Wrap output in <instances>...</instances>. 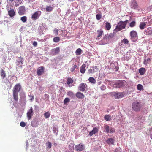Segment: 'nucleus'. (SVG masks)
Returning a JSON list of instances; mask_svg holds the SVG:
<instances>
[{
    "label": "nucleus",
    "mask_w": 152,
    "mask_h": 152,
    "mask_svg": "<svg viewBox=\"0 0 152 152\" xmlns=\"http://www.w3.org/2000/svg\"><path fill=\"white\" fill-rule=\"evenodd\" d=\"M132 110L136 112L140 110L142 108V105L141 103L136 101L133 102L132 104Z\"/></svg>",
    "instance_id": "1"
},
{
    "label": "nucleus",
    "mask_w": 152,
    "mask_h": 152,
    "mask_svg": "<svg viewBox=\"0 0 152 152\" xmlns=\"http://www.w3.org/2000/svg\"><path fill=\"white\" fill-rule=\"evenodd\" d=\"M126 26V23L121 21L118 23L116 26V29L118 31H121L125 28Z\"/></svg>",
    "instance_id": "2"
},
{
    "label": "nucleus",
    "mask_w": 152,
    "mask_h": 152,
    "mask_svg": "<svg viewBox=\"0 0 152 152\" xmlns=\"http://www.w3.org/2000/svg\"><path fill=\"white\" fill-rule=\"evenodd\" d=\"M130 35L131 37V39L133 42H135L138 39L137 33L134 30H132L130 32Z\"/></svg>",
    "instance_id": "3"
},
{
    "label": "nucleus",
    "mask_w": 152,
    "mask_h": 152,
    "mask_svg": "<svg viewBox=\"0 0 152 152\" xmlns=\"http://www.w3.org/2000/svg\"><path fill=\"white\" fill-rule=\"evenodd\" d=\"M111 94L112 96L115 97V99L122 98L125 95V93L124 92H113Z\"/></svg>",
    "instance_id": "4"
},
{
    "label": "nucleus",
    "mask_w": 152,
    "mask_h": 152,
    "mask_svg": "<svg viewBox=\"0 0 152 152\" xmlns=\"http://www.w3.org/2000/svg\"><path fill=\"white\" fill-rule=\"evenodd\" d=\"M85 147V145L83 144L80 143L75 146V150L76 151L80 152L84 149Z\"/></svg>",
    "instance_id": "5"
},
{
    "label": "nucleus",
    "mask_w": 152,
    "mask_h": 152,
    "mask_svg": "<svg viewBox=\"0 0 152 152\" xmlns=\"http://www.w3.org/2000/svg\"><path fill=\"white\" fill-rule=\"evenodd\" d=\"M104 127L105 129V132L107 133H112L115 132V129L112 127L110 128L109 126L107 124H104Z\"/></svg>",
    "instance_id": "6"
},
{
    "label": "nucleus",
    "mask_w": 152,
    "mask_h": 152,
    "mask_svg": "<svg viewBox=\"0 0 152 152\" xmlns=\"http://www.w3.org/2000/svg\"><path fill=\"white\" fill-rule=\"evenodd\" d=\"M87 87V85L86 83H82L79 84L78 88L79 90L84 92L86 90Z\"/></svg>",
    "instance_id": "7"
},
{
    "label": "nucleus",
    "mask_w": 152,
    "mask_h": 152,
    "mask_svg": "<svg viewBox=\"0 0 152 152\" xmlns=\"http://www.w3.org/2000/svg\"><path fill=\"white\" fill-rule=\"evenodd\" d=\"M41 13V12L39 11L35 12L32 15L31 19L33 20L38 19L40 16Z\"/></svg>",
    "instance_id": "8"
},
{
    "label": "nucleus",
    "mask_w": 152,
    "mask_h": 152,
    "mask_svg": "<svg viewBox=\"0 0 152 152\" xmlns=\"http://www.w3.org/2000/svg\"><path fill=\"white\" fill-rule=\"evenodd\" d=\"M126 84V82L124 80L119 81L115 83L116 87L121 88L124 86Z\"/></svg>",
    "instance_id": "9"
},
{
    "label": "nucleus",
    "mask_w": 152,
    "mask_h": 152,
    "mask_svg": "<svg viewBox=\"0 0 152 152\" xmlns=\"http://www.w3.org/2000/svg\"><path fill=\"white\" fill-rule=\"evenodd\" d=\"M21 88V86L19 83H18L15 85L14 87L13 92L15 93H18L20 91Z\"/></svg>",
    "instance_id": "10"
},
{
    "label": "nucleus",
    "mask_w": 152,
    "mask_h": 152,
    "mask_svg": "<svg viewBox=\"0 0 152 152\" xmlns=\"http://www.w3.org/2000/svg\"><path fill=\"white\" fill-rule=\"evenodd\" d=\"M33 115V111L31 107H30V109L27 113V116L28 120H30L32 118Z\"/></svg>",
    "instance_id": "11"
},
{
    "label": "nucleus",
    "mask_w": 152,
    "mask_h": 152,
    "mask_svg": "<svg viewBox=\"0 0 152 152\" xmlns=\"http://www.w3.org/2000/svg\"><path fill=\"white\" fill-rule=\"evenodd\" d=\"M26 12V10L24 6H21L19 7L18 11V13L20 15H24Z\"/></svg>",
    "instance_id": "12"
},
{
    "label": "nucleus",
    "mask_w": 152,
    "mask_h": 152,
    "mask_svg": "<svg viewBox=\"0 0 152 152\" xmlns=\"http://www.w3.org/2000/svg\"><path fill=\"white\" fill-rule=\"evenodd\" d=\"M45 68L43 66H41L38 68L37 71V74L38 76H41L44 73Z\"/></svg>",
    "instance_id": "13"
},
{
    "label": "nucleus",
    "mask_w": 152,
    "mask_h": 152,
    "mask_svg": "<svg viewBox=\"0 0 152 152\" xmlns=\"http://www.w3.org/2000/svg\"><path fill=\"white\" fill-rule=\"evenodd\" d=\"M137 2L134 0H132L131 1L130 7L131 8L136 9L137 7Z\"/></svg>",
    "instance_id": "14"
},
{
    "label": "nucleus",
    "mask_w": 152,
    "mask_h": 152,
    "mask_svg": "<svg viewBox=\"0 0 152 152\" xmlns=\"http://www.w3.org/2000/svg\"><path fill=\"white\" fill-rule=\"evenodd\" d=\"M60 51V48L58 47L56 48L52 49L51 50V53L53 55H55L58 54Z\"/></svg>",
    "instance_id": "15"
},
{
    "label": "nucleus",
    "mask_w": 152,
    "mask_h": 152,
    "mask_svg": "<svg viewBox=\"0 0 152 152\" xmlns=\"http://www.w3.org/2000/svg\"><path fill=\"white\" fill-rule=\"evenodd\" d=\"M76 97L79 99H82L85 97V95L80 92H78L76 94Z\"/></svg>",
    "instance_id": "16"
},
{
    "label": "nucleus",
    "mask_w": 152,
    "mask_h": 152,
    "mask_svg": "<svg viewBox=\"0 0 152 152\" xmlns=\"http://www.w3.org/2000/svg\"><path fill=\"white\" fill-rule=\"evenodd\" d=\"M98 129L96 127H94L93 128L92 131L90 132L89 135L91 136L94 134H95L96 133H97L98 132Z\"/></svg>",
    "instance_id": "17"
},
{
    "label": "nucleus",
    "mask_w": 152,
    "mask_h": 152,
    "mask_svg": "<svg viewBox=\"0 0 152 152\" xmlns=\"http://www.w3.org/2000/svg\"><path fill=\"white\" fill-rule=\"evenodd\" d=\"M147 22H141L139 27L140 29L143 30L146 28V27Z\"/></svg>",
    "instance_id": "18"
},
{
    "label": "nucleus",
    "mask_w": 152,
    "mask_h": 152,
    "mask_svg": "<svg viewBox=\"0 0 152 152\" xmlns=\"http://www.w3.org/2000/svg\"><path fill=\"white\" fill-rule=\"evenodd\" d=\"M8 15L10 17H13L16 15V12L13 9L10 10H8Z\"/></svg>",
    "instance_id": "19"
},
{
    "label": "nucleus",
    "mask_w": 152,
    "mask_h": 152,
    "mask_svg": "<svg viewBox=\"0 0 152 152\" xmlns=\"http://www.w3.org/2000/svg\"><path fill=\"white\" fill-rule=\"evenodd\" d=\"M10 1L12 2L14 1L16 7L18 6L22 1V0H9Z\"/></svg>",
    "instance_id": "20"
},
{
    "label": "nucleus",
    "mask_w": 152,
    "mask_h": 152,
    "mask_svg": "<svg viewBox=\"0 0 152 152\" xmlns=\"http://www.w3.org/2000/svg\"><path fill=\"white\" fill-rule=\"evenodd\" d=\"M114 37V35L113 33H110L107 35H105L104 38L107 39L108 40H110Z\"/></svg>",
    "instance_id": "21"
},
{
    "label": "nucleus",
    "mask_w": 152,
    "mask_h": 152,
    "mask_svg": "<svg viewBox=\"0 0 152 152\" xmlns=\"http://www.w3.org/2000/svg\"><path fill=\"white\" fill-rule=\"evenodd\" d=\"M86 65L85 64H83L80 68V71L81 73L82 74H84L85 72L86 69Z\"/></svg>",
    "instance_id": "22"
},
{
    "label": "nucleus",
    "mask_w": 152,
    "mask_h": 152,
    "mask_svg": "<svg viewBox=\"0 0 152 152\" xmlns=\"http://www.w3.org/2000/svg\"><path fill=\"white\" fill-rule=\"evenodd\" d=\"M114 140L113 139L111 138H109L107 140V142L109 145L113 144Z\"/></svg>",
    "instance_id": "23"
},
{
    "label": "nucleus",
    "mask_w": 152,
    "mask_h": 152,
    "mask_svg": "<svg viewBox=\"0 0 152 152\" xmlns=\"http://www.w3.org/2000/svg\"><path fill=\"white\" fill-rule=\"evenodd\" d=\"M146 71V69L144 68H141L140 69L139 72L140 73V75H143L145 72Z\"/></svg>",
    "instance_id": "24"
},
{
    "label": "nucleus",
    "mask_w": 152,
    "mask_h": 152,
    "mask_svg": "<svg viewBox=\"0 0 152 152\" xmlns=\"http://www.w3.org/2000/svg\"><path fill=\"white\" fill-rule=\"evenodd\" d=\"M97 39H99V38L100 36H101L103 34V31L101 30L100 29L99 30H98L97 31Z\"/></svg>",
    "instance_id": "25"
},
{
    "label": "nucleus",
    "mask_w": 152,
    "mask_h": 152,
    "mask_svg": "<svg viewBox=\"0 0 152 152\" xmlns=\"http://www.w3.org/2000/svg\"><path fill=\"white\" fill-rule=\"evenodd\" d=\"M146 31V33L147 34L152 36V28L151 27L148 28Z\"/></svg>",
    "instance_id": "26"
},
{
    "label": "nucleus",
    "mask_w": 152,
    "mask_h": 152,
    "mask_svg": "<svg viewBox=\"0 0 152 152\" xmlns=\"http://www.w3.org/2000/svg\"><path fill=\"white\" fill-rule=\"evenodd\" d=\"M13 95L14 100L16 101L18 100V93L13 92Z\"/></svg>",
    "instance_id": "27"
},
{
    "label": "nucleus",
    "mask_w": 152,
    "mask_h": 152,
    "mask_svg": "<svg viewBox=\"0 0 152 152\" xmlns=\"http://www.w3.org/2000/svg\"><path fill=\"white\" fill-rule=\"evenodd\" d=\"M111 117L110 115H106L104 116V119L106 121H110L111 120Z\"/></svg>",
    "instance_id": "28"
},
{
    "label": "nucleus",
    "mask_w": 152,
    "mask_h": 152,
    "mask_svg": "<svg viewBox=\"0 0 152 152\" xmlns=\"http://www.w3.org/2000/svg\"><path fill=\"white\" fill-rule=\"evenodd\" d=\"M151 61V59L150 58H147V59H144L143 61V64L145 65H147L148 64H150Z\"/></svg>",
    "instance_id": "29"
},
{
    "label": "nucleus",
    "mask_w": 152,
    "mask_h": 152,
    "mask_svg": "<svg viewBox=\"0 0 152 152\" xmlns=\"http://www.w3.org/2000/svg\"><path fill=\"white\" fill-rule=\"evenodd\" d=\"M1 76L2 78L4 79L6 77V73L2 69H1Z\"/></svg>",
    "instance_id": "30"
},
{
    "label": "nucleus",
    "mask_w": 152,
    "mask_h": 152,
    "mask_svg": "<svg viewBox=\"0 0 152 152\" xmlns=\"http://www.w3.org/2000/svg\"><path fill=\"white\" fill-rule=\"evenodd\" d=\"M53 7L50 6H47L46 7V10L47 12H51L53 10Z\"/></svg>",
    "instance_id": "31"
},
{
    "label": "nucleus",
    "mask_w": 152,
    "mask_h": 152,
    "mask_svg": "<svg viewBox=\"0 0 152 152\" xmlns=\"http://www.w3.org/2000/svg\"><path fill=\"white\" fill-rule=\"evenodd\" d=\"M89 81L93 84H95L96 83V81L95 79L92 77H90L88 79Z\"/></svg>",
    "instance_id": "32"
},
{
    "label": "nucleus",
    "mask_w": 152,
    "mask_h": 152,
    "mask_svg": "<svg viewBox=\"0 0 152 152\" xmlns=\"http://www.w3.org/2000/svg\"><path fill=\"white\" fill-rule=\"evenodd\" d=\"M31 125L33 127H38V124L36 121H34L31 122Z\"/></svg>",
    "instance_id": "33"
},
{
    "label": "nucleus",
    "mask_w": 152,
    "mask_h": 152,
    "mask_svg": "<svg viewBox=\"0 0 152 152\" xmlns=\"http://www.w3.org/2000/svg\"><path fill=\"white\" fill-rule=\"evenodd\" d=\"M105 27L107 30H109L111 28L110 23L108 22H106L105 24Z\"/></svg>",
    "instance_id": "34"
},
{
    "label": "nucleus",
    "mask_w": 152,
    "mask_h": 152,
    "mask_svg": "<svg viewBox=\"0 0 152 152\" xmlns=\"http://www.w3.org/2000/svg\"><path fill=\"white\" fill-rule=\"evenodd\" d=\"M73 80L71 78H68L66 81V83L68 85L73 83Z\"/></svg>",
    "instance_id": "35"
},
{
    "label": "nucleus",
    "mask_w": 152,
    "mask_h": 152,
    "mask_svg": "<svg viewBox=\"0 0 152 152\" xmlns=\"http://www.w3.org/2000/svg\"><path fill=\"white\" fill-rule=\"evenodd\" d=\"M20 20L23 23L26 22L27 20V17L26 16H23L20 18Z\"/></svg>",
    "instance_id": "36"
},
{
    "label": "nucleus",
    "mask_w": 152,
    "mask_h": 152,
    "mask_svg": "<svg viewBox=\"0 0 152 152\" xmlns=\"http://www.w3.org/2000/svg\"><path fill=\"white\" fill-rule=\"evenodd\" d=\"M67 95L71 97H74V95L73 92L71 91H69L67 92Z\"/></svg>",
    "instance_id": "37"
},
{
    "label": "nucleus",
    "mask_w": 152,
    "mask_h": 152,
    "mask_svg": "<svg viewBox=\"0 0 152 152\" xmlns=\"http://www.w3.org/2000/svg\"><path fill=\"white\" fill-rule=\"evenodd\" d=\"M82 50L80 48H78L77 49L75 52V53L77 55H80L81 54Z\"/></svg>",
    "instance_id": "38"
},
{
    "label": "nucleus",
    "mask_w": 152,
    "mask_h": 152,
    "mask_svg": "<svg viewBox=\"0 0 152 152\" xmlns=\"http://www.w3.org/2000/svg\"><path fill=\"white\" fill-rule=\"evenodd\" d=\"M136 24V22L135 21H132L129 24V26L131 27H133L135 26Z\"/></svg>",
    "instance_id": "39"
},
{
    "label": "nucleus",
    "mask_w": 152,
    "mask_h": 152,
    "mask_svg": "<svg viewBox=\"0 0 152 152\" xmlns=\"http://www.w3.org/2000/svg\"><path fill=\"white\" fill-rule=\"evenodd\" d=\"M60 39L59 37H56L53 39V41L55 42H58L59 41Z\"/></svg>",
    "instance_id": "40"
},
{
    "label": "nucleus",
    "mask_w": 152,
    "mask_h": 152,
    "mask_svg": "<svg viewBox=\"0 0 152 152\" xmlns=\"http://www.w3.org/2000/svg\"><path fill=\"white\" fill-rule=\"evenodd\" d=\"M46 146L47 148H48L49 149H50L52 147V144L51 142H48L46 143Z\"/></svg>",
    "instance_id": "41"
},
{
    "label": "nucleus",
    "mask_w": 152,
    "mask_h": 152,
    "mask_svg": "<svg viewBox=\"0 0 152 152\" xmlns=\"http://www.w3.org/2000/svg\"><path fill=\"white\" fill-rule=\"evenodd\" d=\"M137 89L139 90H141L143 89V87L140 84L137 85Z\"/></svg>",
    "instance_id": "42"
},
{
    "label": "nucleus",
    "mask_w": 152,
    "mask_h": 152,
    "mask_svg": "<svg viewBox=\"0 0 152 152\" xmlns=\"http://www.w3.org/2000/svg\"><path fill=\"white\" fill-rule=\"evenodd\" d=\"M44 115L46 118H47L50 117V114L48 112H45V113Z\"/></svg>",
    "instance_id": "43"
},
{
    "label": "nucleus",
    "mask_w": 152,
    "mask_h": 152,
    "mask_svg": "<svg viewBox=\"0 0 152 152\" xmlns=\"http://www.w3.org/2000/svg\"><path fill=\"white\" fill-rule=\"evenodd\" d=\"M70 100L68 98H66L64 101V104H66L67 102H70Z\"/></svg>",
    "instance_id": "44"
},
{
    "label": "nucleus",
    "mask_w": 152,
    "mask_h": 152,
    "mask_svg": "<svg viewBox=\"0 0 152 152\" xmlns=\"http://www.w3.org/2000/svg\"><path fill=\"white\" fill-rule=\"evenodd\" d=\"M58 30L56 28H55L53 31V32L56 36L58 35Z\"/></svg>",
    "instance_id": "45"
},
{
    "label": "nucleus",
    "mask_w": 152,
    "mask_h": 152,
    "mask_svg": "<svg viewBox=\"0 0 152 152\" xmlns=\"http://www.w3.org/2000/svg\"><path fill=\"white\" fill-rule=\"evenodd\" d=\"M122 42L125 44H128L129 43V41L127 39L125 38L123 39L122 41Z\"/></svg>",
    "instance_id": "46"
},
{
    "label": "nucleus",
    "mask_w": 152,
    "mask_h": 152,
    "mask_svg": "<svg viewBox=\"0 0 152 152\" xmlns=\"http://www.w3.org/2000/svg\"><path fill=\"white\" fill-rule=\"evenodd\" d=\"M96 19L99 20L102 17V15L100 14H97L96 15Z\"/></svg>",
    "instance_id": "47"
},
{
    "label": "nucleus",
    "mask_w": 152,
    "mask_h": 152,
    "mask_svg": "<svg viewBox=\"0 0 152 152\" xmlns=\"http://www.w3.org/2000/svg\"><path fill=\"white\" fill-rule=\"evenodd\" d=\"M77 66L76 65H74L73 67L72 68H71L70 69L71 71V72H74L75 71V69L77 68Z\"/></svg>",
    "instance_id": "48"
},
{
    "label": "nucleus",
    "mask_w": 152,
    "mask_h": 152,
    "mask_svg": "<svg viewBox=\"0 0 152 152\" xmlns=\"http://www.w3.org/2000/svg\"><path fill=\"white\" fill-rule=\"evenodd\" d=\"M92 70L93 73H94L98 71V68L97 66H95V67H94Z\"/></svg>",
    "instance_id": "49"
},
{
    "label": "nucleus",
    "mask_w": 152,
    "mask_h": 152,
    "mask_svg": "<svg viewBox=\"0 0 152 152\" xmlns=\"http://www.w3.org/2000/svg\"><path fill=\"white\" fill-rule=\"evenodd\" d=\"M20 125L21 126L24 127L25 126L26 124L24 122H21L20 123Z\"/></svg>",
    "instance_id": "50"
},
{
    "label": "nucleus",
    "mask_w": 152,
    "mask_h": 152,
    "mask_svg": "<svg viewBox=\"0 0 152 152\" xmlns=\"http://www.w3.org/2000/svg\"><path fill=\"white\" fill-rule=\"evenodd\" d=\"M100 89L104 91L106 89V87L105 86H101Z\"/></svg>",
    "instance_id": "51"
},
{
    "label": "nucleus",
    "mask_w": 152,
    "mask_h": 152,
    "mask_svg": "<svg viewBox=\"0 0 152 152\" xmlns=\"http://www.w3.org/2000/svg\"><path fill=\"white\" fill-rule=\"evenodd\" d=\"M149 131H150V136L151 139H152V129L150 128L149 129Z\"/></svg>",
    "instance_id": "52"
},
{
    "label": "nucleus",
    "mask_w": 152,
    "mask_h": 152,
    "mask_svg": "<svg viewBox=\"0 0 152 152\" xmlns=\"http://www.w3.org/2000/svg\"><path fill=\"white\" fill-rule=\"evenodd\" d=\"M88 73L89 74L93 73L92 69H89L88 70Z\"/></svg>",
    "instance_id": "53"
},
{
    "label": "nucleus",
    "mask_w": 152,
    "mask_h": 152,
    "mask_svg": "<svg viewBox=\"0 0 152 152\" xmlns=\"http://www.w3.org/2000/svg\"><path fill=\"white\" fill-rule=\"evenodd\" d=\"M30 98V100L31 101H33L34 99V96L33 95H30L29 96Z\"/></svg>",
    "instance_id": "54"
},
{
    "label": "nucleus",
    "mask_w": 152,
    "mask_h": 152,
    "mask_svg": "<svg viewBox=\"0 0 152 152\" xmlns=\"http://www.w3.org/2000/svg\"><path fill=\"white\" fill-rule=\"evenodd\" d=\"M37 43L36 41H34L33 43V45L34 47H36L37 45Z\"/></svg>",
    "instance_id": "55"
},
{
    "label": "nucleus",
    "mask_w": 152,
    "mask_h": 152,
    "mask_svg": "<svg viewBox=\"0 0 152 152\" xmlns=\"http://www.w3.org/2000/svg\"><path fill=\"white\" fill-rule=\"evenodd\" d=\"M120 150H121L120 149L116 148L115 149V152H117V151H120Z\"/></svg>",
    "instance_id": "56"
},
{
    "label": "nucleus",
    "mask_w": 152,
    "mask_h": 152,
    "mask_svg": "<svg viewBox=\"0 0 152 152\" xmlns=\"http://www.w3.org/2000/svg\"><path fill=\"white\" fill-rule=\"evenodd\" d=\"M123 22L126 23V25L127 23H128L129 21L128 20H126L124 21H123Z\"/></svg>",
    "instance_id": "57"
},
{
    "label": "nucleus",
    "mask_w": 152,
    "mask_h": 152,
    "mask_svg": "<svg viewBox=\"0 0 152 152\" xmlns=\"http://www.w3.org/2000/svg\"><path fill=\"white\" fill-rule=\"evenodd\" d=\"M101 83H102L101 81H100L98 83V84L99 85Z\"/></svg>",
    "instance_id": "58"
},
{
    "label": "nucleus",
    "mask_w": 152,
    "mask_h": 152,
    "mask_svg": "<svg viewBox=\"0 0 152 152\" xmlns=\"http://www.w3.org/2000/svg\"><path fill=\"white\" fill-rule=\"evenodd\" d=\"M71 145H72V147H73L74 146V144H71Z\"/></svg>",
    "instance_id": "59"
},
{
    "label": "nucleus",
    "mask_w": 152,
    "mask_h": 152,
    "mask_svg": "<svg viewBox=\"0 0 152 152\" xmlns=\"http://www.w3.org/2000/svg\"><path fill=\"white\" fill-rule=\"evenodd\" d=\"M63 87H61V88H60V89L61 90H62V89H63Z\"/></svg>",
    "instance_id": "60"
},
{
    "label": "nucleus",
    "mask_w": 152,
    "mask_h": 152,
    "mask_svg": "<svg viewBox=\"0 0 152 152\" xmlns=\"http://www.w3.org/2000/svg\"><path fill=\"white\" fill-rule=\"evenodd\" d=\"M54 128H53V131H54Z\"/></svg>",
    "instance_id": "61"
},
{
    "label": "nucleus",
    "mask_w": 152,
    "mask_h": 152,
    "mask_svg": "<svg viewBox=\"0 0 152 152\" xmlns=\"http://www.w3.org/2000/svg\"><path fill=\"white\" fill-rule=\"evenodd\" d=\"M117 1V0H116L115 1Z\"/></svg>",
    "instance_id": "62"
}]
</instances>
